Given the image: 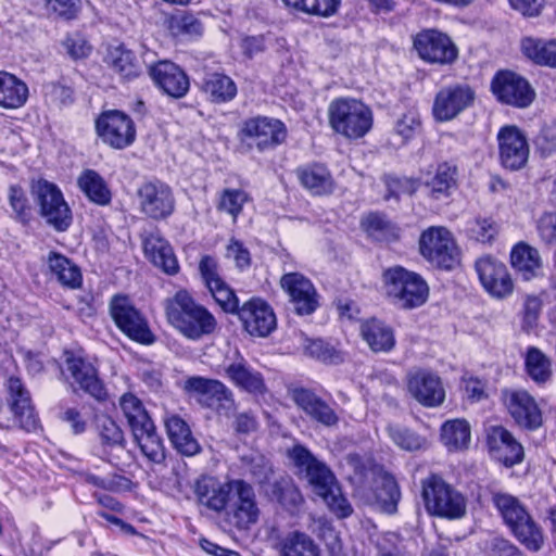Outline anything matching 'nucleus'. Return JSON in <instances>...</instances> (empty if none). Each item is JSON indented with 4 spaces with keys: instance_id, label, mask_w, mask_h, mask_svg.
Masks as SVG:
<instances>
[{
    "instance_id": "f257e3e1",
    "label": "nucleus",
    "mask_w": 556,
    "mask_h": 556,
    "mask_svg": "<svg viewBox=\"0 0 556 556\" xmlns=\"http://www.w3.org/2000/svg\"><path fill=\"white\" fill-rule=\"evenodd\" d=\"M288 456L331 511L340 518H346L353 513L351 504L342 495L331 470L318 460L308 448L302 444H295L288 451Z\"/></svg>"
},
{
    "instance_id": "f03ea898",
    "label": "nucleus",
    "mask_w": 556,
    "mask_h": 556,
    "mask_svg": "<svg viewBox=\"0 0 556 556\" xmlns=\"http://www.w3.org/2000/svg\"><path fill=\"white\" fill-rule=\"evenodd\" d=\"M164 305L168 323L190 340L211 336L217 328L214 315L186 290L176 292Z\"/></svg>"
},
{
    "instance_id": "7ed1b4c3",
    "label": "nucleus",
    "mask_w": 556,
    "mask_h": 556,
    "mask_svg": "<svg viewBox=\"0 0 556 556\" xmlns=\"http://www.w3.org/2000/svg\"><path fill=\"white\" fill-rule=\"evenodd\" d=\"M492 503L521 544L533 552L542 547L544 542L542 530L518 497L506 492H493Z\"/></svg>"
},
{
    "instance_id": "20e7f679",
    "label": "nucleus",
    "mask_w": 556,
    "mask_h": 556,
    "mask_svg": "<svg viewBox=\"0 0 556 556\" xmlns=\"http://www.w3.org/2000/svg\"><path fill=\"white\" fill-rule=\"evenodd\" d=\"M382 280L387 295L401 308L421 306L428 299L429 288L425 279L400 265L384 269Z\"/></svg>"
},
{
    "instance_id": "39448f33",
    "label": "nucleus",
    "mask_w": 556,
    "mask_h": 556,
    "mask_svg": "<svg viewBox=\"0 0 556 556\" xmlns=\"http://www.w3.org/2000/svg\"><path fill=\"white\" fill-rule=\"evenodd\" d=\"M328 117L331 128L350 139L364 137L372 126V113L362 101L338 98L330 102Z\"/></svg>"
},
{
    "instance_id": "423d86ee",
    "label": "nucleus",
    "mask_w": 556,
    "mask_h": 556,
    "mask_svg": "<svg viewBox=\"0 0 556 556\" xmlns=\"http://www.w3.org/2000/svg\"><path fill=\"white\" fill-rule=\"evenodd\" d=\"M422 497L431 515L459 519L466 514L465 497L437 475L422 481Z\"/></svg>"
},
{
    "instance_id": "0eeeda50",
    "label": "nucleus",
    "mask_w": 556,
    "mask_h": 556,
    "mask_svg": "<svg viewBox=\"0 0 556 556\" xmlns=\"http://www.w3.org/2000/svg\"><path fill=\"white\" fill-rule=\"evenodd\" d=\"M31 195L39 206L40 215L58 231L66 230L72 224V212L60 188L48 180L31 184Z\"/></svg>"
},
{
    "instance_id": "6e6552de",
    "label": "nucleus",
    "mask_w": 556,
    "mask_h": 556,
    "mask_svg": "<svg viewBox=\"0 0 556 556\" xmlns=\"http://www.w3.org/2000/svg\"><path fill=\"white\" fill-rule=\"evenodd\" d=\"M110 313L117 328L132 341L152 344L155 336L144 315L126 295H114L110 302Z\"/></svg>"
},
{
    "instance_id": "1a4fd4ad",
    "label": "nucleus",
    "mask_w": 556,
    "mask_h": 556,
    "mask_svg": "<svg viewBox=\"0 0 556 556\" xmlns=\"http://www.w3.org/2000/svg\"><path fill=\"white\" fill-rule=\"evenodd\" d=\"M420 252L433 265L452 269L458 263V249L450 230L430 227L420 236Z\"/></svg>"
},
{
    "instance_id": "9d476101",
    "label": "nucleus",
    "mask_w": 556,
    "mask_h": 556,
    "mask_svg": "<svg viewBox=\"0 0 556 556\" xmlns=\"http://www.w3.org/2000/svg\"><path fill=\"white\" fill-rule=\"evenodd\" d=\"M287 129L282 122L266 116H256L243 121L239 138L249 146H255L260 151L273 149L282 143Z\"/></svg>"
},
{
    "instance_id": "9b49d317",
    "label": "nucleus",
    "mask_w": 556,
    "mask_h": 556,
    "mask_svg": "<svg viewBox=\"0 0 556 556\" xmlns=\"http://www.w3.org/2000/svg\"><path fill=\"white\" fill-rule=\"evenodd\" d=\"M414 49L427 63L451 65L458 56V49L452 39L437 29H424L413 39Z\"/></svg>"
},
{
    "instance_id": "f8f14e48",
    "label": "nucleus",
    "mask_w": 556,
    "mask_h": 556,
    "mask_svg": "<svg viewBox=\"0 0 556 556\" xmlns=\"http://www.w3.org/2000/svg\"><path fill=\"white\" fill-rule=\"evenodd\" d=\"M137 199L139 211L155 220L167 218L175 210L172 188L157 179L142 182L137 189Z\"/></svg>"
},
{
    "instance_id": "ddd939ff",
    "label": "nucleus",
    "mask_w": 556,
    "mask_h": 556,
    "mask_svg": "<svg viewBox=\"0 0 556 556\" xmlns=\"http://www.w3.org/2000/svg\"><path fill=\"white\" fill-rule=\"evenodd\" d=\"M99 138L114 149H125L136 139V127L129 115L118 110L101 113L96 119Z\"/></svg>"
},
{
    "instance_id": "4468645a",
    "label": "nucleus",
    "mask_w": 556,
    "mask_h": 556,
    "mask_svg": "<svg viewBox=\"0 0 556 556\" xmlns=\"http://www.w3.org/2000/svg\"><path fill=\"white\" fill-rule=\"evenodd\" d=\"M236 482L237 479L222 482L217 478L202 476L193 484L197 505L216 514L227 511Z\"/></svg>"
},
{
    "instance_id": "2eb2a0df",
    "label": "nucleus",
    "mask_w": 556,
    "mask_h": 556,
    "mask_svg": "<svg viewBox=\"0 0 556 556\" xmlns=\"http://www.w3.org/2000/svg\"><path fill=\"white\" fill-rule=\"evenodd\" d=\"M475 100V91L466 84L441 88L434 97L432 115L437 122H448L468 109Z\"/></svg>"
},
{
    "instance_id": "dca6fc26",
    "label": "nucleus",
    "mask_w": 556,
    "mask_h": 556,
    "mask_svg": "<svg viewBox=\"0 0 556 556\" xmlns=\"http://www.w3.org/2000/svg\"><path fill=\"white\" fill-rule=\"evenodd\" d=\"M7 402L20 427L28 432L36 431L40 424L31 395L17 376H10L4 382Z\"/></svg>"
},
{
    "instance_id": "f3484780",
    "label": "nucleus",
    "mask_w": 556,
    "mask_h": 556,
    "mask_svg": "<svg viewBox=\"0 0 556 556\" xmlns=\"http://www.w3.org/2000/svg\"><path fill=\"white\" fill-rule=\"evenodd\" d=\"M182 390L203 406L216 410L229 409L233 404L232 392L216 379L192 376L185 380Z\"/></svg>"
},
{
    "instance_id": "a211bd4d",
    "label": "nucleus",
    "mask_w": 556,
    "mask_h": 556,
    "mask_svg": "<svg viewBox=\"0 0 556 556\" xmlns=\"http://www.w3.org/2000/svg\"><path fill=\"white\" fill-rule=\"evenodd\" d=\"M227 511L228 519L239 530H248L260 518V508L253 486L243 479H237Z\"/></svg>"
},
{
    "instance_id": "6ab92c4d",
    "label": "nucleus",
    "mask_w": 556,
    "mask_h": 556,
    "mask_svg": "<svg viewBox=\"0 0 556 556\" xmlns=\"http://www.w3.org/2000/svg\"><path fill=\"white\" fill-rule=\"evenodd\" d=\"M290 399L312 421L326 428L339 425L340 417L336 408L319 396L314 390L293 387L288 390Z\"/></svg>"
},
{
    "instance_id": "aec40b11",
    "label": "nucleus",
    "mask_w": 556,
    "mask_h": 556,
    "mask_svg": "<svg viewBox=\"0 0 556 556\" xmlns=\"http://www.w3.org/2000/svg\"><path fill=\"white\" fill-rule=\"evenodd\" d=\"M491 87L498 101L517 108L529 106L535 97L528 80L510 71L497 73Z\"/></svg>"
},
{
    "instance_id": "412c9836",
    "label": "nucleus",
    "mask_w": 556,
    "mask_h": 556,
    "mask_svg": "<svg viewBox=\"0 0 556 556\" xmlns=\"http://www.w3.org/2000/svg\"><path fill=\"white\" fill-rule=\"evenodd\" d=\"M501 164L510 170L522 168L529 157L526 135L515 125L501 127L496 136Z\"/></svg>"
},
{
    "instance_id": "4be33fe9",
    "label": "nucleus",
    "mask_w": 556,
    "mask_h": 556,
    "mask_svg": "<svg viewBox=\"0 0 556 556\" xmlns=\"http://www.w3.org/2000/svg\"><path fill=\"white\" fill-rule=\"evenodd\" d=\"M409 394L426 407H438L445 400L441 378L431 370L417 368L407 374Z\"/></svg>"
},
{
    "instance_id": "5701e85b",
    "label": "nucleus",
    "mask_w": 556,
    "mask_h": 556,
    "mask_svg": "<svg viewBox=\"0 0 556 556\" xmlns=\"http://www.w3.org/2000/svg\"><path fill=\"white\" fill-rule=\"evenodd\" d=\"M476 270L484 290L494 299L503 300L514 291V282L506 265L492 257L476 262Z\"/></svg>"
},
{
    "instance_id": "b1692460",
    "label": "nucleus",
    "mask_w": 556,
    "mask_h": 556,
    "mask_svg": "<svg viewBox=\"0 0 556 556\" xmlns=\"http://www.w3.org/2000/svg\"><path fill=\"white\" fill-rule=\"evenodd\" d=\"M236 315L251 336L264 338L276 329V315L270 305L261 298L244 302Z\"/></svg>"
},
{
    "instance_id": "393cba45",
    "label": "nucleus",
    "mask_w": 556,
    "mask_h": 556,
    "mask_svg": "<svg viewBox=\"0 0 556 556\" xmlns=\"http://www.w3.org/2000/svg\"><path fill=\"white\" fill-rule=\"evenodd\" d=\"M282 290L298 315H311L318 307V294L312 281L300 273L285 274L280 279Z\"/></svg>"
},
{
    "instance_id": "a878e982",
    "label": "nucleus",
    "mask_w": 556,
    "mask_h": 556,
    "mask_svg": "<svg viewBox=\"0 0 556 556\" xmlns=\"http://www.w3.org/2000/svg\"><path fill=\"white\" fill-rule=\"evenodd\" d=\"M149 75L155 86L170 98L180 99L189 91L188 75L180 66L170 61L163 60L151 65Z\"/></svg>"
},
{
    "instance_id": "bb28decb",
    "label": "nucleus",
    "mask_w": 556,
    "mask_h": 556,
    "mask_svg": "<svg viewBox=\"0 0 556 556\" xmlns=\"http://www.w3.org/2000/svg\"><path fill=\"white\" fill-rule=\"evenodd\" d=\"M65 368L68 374L67 379H72L73 387L76 384L97 400L104 399L105 389L98 377L96 367L90 362L73 353H66Z\"/></svg>"
},
{
    "instance_id": "cd10ccee",
    "label": "nucleus",
    "mask_w": 556,
    "mask_h": 556,
    "mask_svg": "<svg viewBox=\"0 0 556 556\" xmlns=\"http://www.w3.org/2000/svg\"><path fill=\"white\" fill-rule=\"evenodd\" d=\"M489 451L495 459L507 467L523 459V447L503 426H490L485 430Z\"/></svg>"
},
{
    "instance_id": "c85d7f7f",
    "label": "nucleus",
    "mask_w": 556,
    "mask_h": 556,
    "mask_svg": "<svg viewBox=\"0 0 556 556\" xmlns=\"http://www.w3.org/2000/svg\"><path fill=\"white\" fill-rule=\"evenodd\" d=\"M506 405L514 420L521 427L536 429L542 425V413L534 397L525 390L511 391Z\"/></svg>"
},
{
    "instance_id": "c756f323",
    "label": "nucleus",
    "mask_w": 556,
    "mask_h": 556,
    "mask_svg": "<svg viewBox=\"0 0 556 556\" xmlns=\"http://www.w3.org/2000/svg\"><path fill=\"white\" fill-rule=\"evenodd\" d=\"M429 195L434 200L448 198L458 187V167L454 162H440L425 179Z\"/></svg>"
},
{
    "instance_id": "7c9ffc66",
    "label": "nucleus",
    "mask_w": 556,
    "mask_h": 556,
    "mask_svg": "<svg viewBox=\"0 0 556 556\" xmlns=\"http://www.w3.org/2000/svg\"><path fill=\"white\" fill-rule=\"evenodd\" d=\"M225 374L237 388L250 394L262 395L267 391L263 375L243 358L229 364Z\"/></svg>"
},
{
    "instance_id": "2f4dec72",
    "label": "nucleus",
    "mask_w": 556,
    "mask_h": 556,
    "mask_svg": "<svg viewBox=\"0 0 556 556\" xmlns=\"http://www.w3.org/2000/svg\"><path fill=\"white\" fill-rule=\"evenodd\" d=\"M144 254L151 262L162 268L166 274L173 275L178 270V262L169 243L160 235L159 230L147 232L143 236Z\"/></svg>"
},
{
    "instance_id": "473e14b6",
    "label": "nucleus",
    "mask_w": 556,
    "mask_h": 556,
    "mask_svg": "<svg viewBox=\"0 0 556 556\" xmlns=\"http://www.w3.org/2000/svg\"><path fill=\"white\" fill-rule=\"evenodd\" d=\"M144 254L151 262L162 268L166 274L173 275L178 270V262L169 243L160 235L159 230L147 232L143 236Z\"/></svg>"
},
{
    "instance_id": "72a5a7b5",
    "label": "nucleus",
    "mask_w": 556,
    "mask_h": 556,
    "mask_svg": "<svg viewBox=\"0 0 556 556\" xmlns=\"http://www.w3.org/2000/svg\"><path fill=\"white\" fill-rule=\"evenodd\" d=\"M164 424L168 439L178 453L185 456H194L200 453L201 446L186 420L176 414H170L165 417Z\"/></svg>"
},
{
    "instance_id": "f704fd0d",
    "label": "nucleus",
    "mask_w": 556,
    "mask_h": 556,
    "mask_svg": "<svg viewBox=\"0 0 556 556\" xmlns=\"http://www.w3.org/2000/svg\"><path fill=\"white\" fill-rule=\"evenodd\" d=\"M105 62L114 74L124 81H130L143 74L144 62L124 46L111 49Z\"/></svg>"
},
{
    "instance_id": "c9c22d12",
    "label": "nucleus",
    "mask_w": 556,
    "mask_h": 556,
    "mask_svg": "<svg viewBox=\"0 0 556 556\" xmlns=\"http://www.w3.org/2000/svg\"><path fill=\"white\" fill-rule=\"evenodd\" d=\"M274 540V548L279 556H319L317 544L300 530L277 534Z\"/></svg>"
},
{
    "instance_id": "e433bc0d",
    "label": "nucleus",
    "mask_w": 556,
    "mask_h": 556,
    "mask_svg": "<svg viewBox=\"0 0 556 556\" xmlns=\"http://www.w3.org/2000/svg\"><path fill=\"white\" fill-rule=\"evenodd\" d=\"M363 340L375 353H389L395 346V336L391 326L377 318H369L361 323Z\"/></svg>"
},
{
    "instance_id": "4c0bfd02",
    "label": "nucleus",
    "mask_w": 556,
    "mask_h": 556,
    "mask_svg": "<svg viewBox=\"0 0 556 556\" xmlns=\"http://www.w3.org/2000/svg\"><path fill=\"white\" fill-rule=\"evenodd\" d=\"M400 498L401 492L394 477L387 472L379 473L374 480L371 497L368 498L370 504L383 513L394 514Z\"/></svg>"
},
{
    "instance_id": "58836bf2",
    "label": "nucleus",
    "mask_w": 556,
    "mask_h": 556,
    "mask_svg": "<svg viewBox=\"0 0 556 556\" xmlns=\"http://www.w3.org/2000/svg\"><path fill=\"white\" fill-rule=\"evenodd\" d=\"M202 91L212 103L222 104L233 100L238 88L231 77L224 73H206L202 79Z\"/></svg>"
},
{
    "instance_id": "ea45409f",
    "label": "nucleus",
    "mask_w": 556,
    "mask_h": 556,
    "mask_svg": "<svg viewBox=\"0 0 556 556\" xmlns=\"http://www.w3.org/2000/svg\"><path fill=\"white\" fill-rule=\"evenodd\" d=\"M296 173L303 187L314 195H327L334 190L333 178L325 165L312 164L299 168Z\"/></svg>"
},
{
    "instance_id": "a19ab883",
    "label": "nucleus",
    "mask_w": 556,
    "mask_h": 556,
    "mask_svg": "<svg viewBox=\"0 0 556 556\" xmlns=\"http://www.w3.org/2000/svg\"><path fill=\"white\" fill-rule=\"evenodd\" d=\"M143 456L154 463L162 464L166 458V450L162 438L157 434L154 422L131 432Z\"/></svg>"
},
{
    "instance_id": "79ce46f5",
    "label": "nucleus",
    "mask_w": 556,
    "mask_h": 556,
    "mask_svg": "<svg viewBox=\"0 0 556 556\" xmlns=\"http://www.w3.org/2000/svg\"><path fill=\"white\" fill-rule=\"evenodd\" d=\"M77 186L89 201L98 205H108L112 200L108 182L94 169H84L77 178Z\"/></svg>"
},
{
    "instance_id": "37998d69",
    "label": "nucleus",
    "mask_w": 556,
    "mask_h": 556,
    "mask_svg": "<svg viewBox=\"0 0 556 556\" xmlns=\"http://www.w3.org/2000/svg\"><path fill=\"white\" fill-rule=\"evenodd\" d=\"M265 492L271 501L278 502L286 510L295 513L303 503V496L290 477H280Z\"/></svg>"
},
{
    "instance_id": "c03bdc74",
    "label": "nucleus",
    "mask_w": 556,
    "mask_h": 556,
    "mask_svg": "<svg viewBox=\"0 0 556 556\" xmlns=\"http://www.w3.org/2000/svg\"><path fill=\"white\" fill-rule=\"evenodd\" d=\"M27 98L28 87L24 81L8 72H0V106L17 109Z\"/></svg>"
},
{
    "instance_id": "a18cd8bd",
    "label": "nucleus",
    "mask_w": 556,
    "mask_h": 556,
    "mask_svg": "<svg viewBox=\"0 0 556 556\" xmlns=\"http://www.w3.org/2000/svg\"><path fill=\"white\" fill-rule=\"evenodd\" d=\"M523 54L533 63L542 66L556 67V39L543 40L526 37L521 40Z\"/></svg>"
},
{
    "instance_id": "49530a36",
    "label": "nucleus",
    "mask_w": 556,
    "mask_h": 556,
    "mask_svg": "<svg viewBox=\"0 0 556 556\" xmlns=\"http://www.w3.org/2000/svg\"><path fill=\"white\" fill-rule=\"evenodd\" d=\"M513 267L522 276L525 280L535 277L540 267L541 258L538 250L526 243H518L510 253Z\"/></svg>"
},
{
    "instance_id": "de8ad7c7",
    "label": "nucleus",
    "mask_w": 556,
    "mask_h": 556,
    "mask_svg": "<svg viewBox=\"0 0 556 556\" xmlns=\"http://www.w3.org/2000/svg\"><path fill=\"white\" fill-rule=\"evenodd\" d=\"M118 405L131 432L153 422L142 401L136 394L124 393L118 400Z\"/></svg>"
},
{
    "instance_id": "09e8293b",
    "label": "nucleus",
    "mask_w": 556,
    "mask_h": 556,
    "mask_svg": "<svg viewBox=\"0 0 556 556\" xmlns=\"http://www.w3.org/2000/svg\"><path fill=\"white\" fill-rule=\"evenodd\" d=\"M48 265L51 273L65 287L75 289L81 283V273L79 268L66 256L50 252Z\"/></svg>"
},
{
    "instance_id": "8fccbe9b",
    "label": "nucleus",
    "mask_w": 556,
    "mask_h": 556,
    "mask_svg": "<svg viewBox=\"0 0 556 556\" xmlns=\"http://www.w3.org/2000/svg\"><path fill=\"white\" fill-rule=\"evenodd\" d=\"M441 441L448 451H460L470 443V426L465 419L445 421L441 427Z\"/></svg>"
},
{
    "instance_id": "3c124183",
    "label": "nucleus",
    "mask_w": 556,
    "mask_h": 556,
    "mask_svg": "<svg viewBox=\"0 0 556 556\" xmlns=\"http://www.w3.org/2000/svg\"><path fill=\"white\" fill-rule=\"evenodd\" d=\"M365 231L375 240L392 241L399 238V228L386 215L370 213L363 220Z\"/></svg>"
},
{
    "instance_id": "603ef678",
    "label": "nucleus",
    "mask_w": 556,
    "mask_h": 556,
    "mask_svg": "<svg viewBox=\"0 0 556 556\" xmlns=\"http://www.w3.org/2000/svg\"><path fill=\"white\" fill-rule=\"evenodd\" d=\"M243 469L261 486L270 484L274 475L271 463L262 454L253 452L241 457Z\"/></svg>"
},
{
    "instance_id": "864d4df0",
    "label": "nucleus",
    "mask_w": 556,
    "mask_h": 556,
    "mask_svg": "<svg viewBox=\"0 0 556 556\" xmlns=\"http://www.w3.org/2000/svg\"><path fill=\"white\" fill-rule=\"evenodd\" d=\"M525 365L527 374L536 383H545L552 376L551 361L538 348L528 349Z\"/></svg>"
},
{
    "instance_id": "5fc2aeb1",
    "label": "nucleus",
    "mask_w": 556,
    "mask_h": 556,
    "mask_svg": "<svg viewBox=\"0 0 556 556\" xmlns=\"http://www.w3.org/2000/svg\"><path fill=\"white\" fill-rule=\"evenodd\" d=\"M167 28L175 37L199 36L202 33L201 22L192 14L181 13L167 18Z\"/></svg>"
},
{
    "instance_id": "6e6d98bb",
    "label": "nucleus",
    "mask_w": 556,
    "mask_h": 556,
    "mask_svg": "<svg viewBox=\"0 0 556 556\" xmlns=\"http://www.w3.org/2000/svg\"><path fill=\"white\" fill-rule=\"evenodd\" d=\"M9 204L14 213V219L26 225L31 218V206L23 188L17 185L9 187Z\"/></svg>"
},
{
    "instance_id": "4d7b16f0",
    "label": "nucleus",
    "mask_w": 556,
    "mask_h": 556,
    "mask_svg": "<svg viewBox=\"0 0 556 556\" xmlns=\"http://www.w3.org/2000/svg\"><path fill=\"white\" fill-rule=\"evenodd\" d=\"M248 201L249 195L244 190L225 189L220 194L217 208L228 213L236 220Z\"/></svg>"
},
{
    "instance_id": "13d9d810",
    "label": "nucleus",
    "mask_w": 556,
    "mask_h": 556,
    "mask_svg": "<svg viewBox=\"0 0 556 556\" xmlns=\"http://www.w3.org/2000/svg\"><path fill=\"white\" fill-rule=\"evenodd\" d=\"M387 431L393 443L402 450L417 451L425 443L421 437L400 425H389Z\"/></svg>"
},
{
    "instance_id": "bf43d9fd",
    "label": "nucleus",
    "mask_w": 556,
    "mask_h": 556,
    "mask_svg": "<svg viewBox=\"0 0 556 556\" xmlns=\"http://www.w3.org/2000/svg\"><path fill=\"white\" fill-rule=\"evenodd\" d=\"M469 237L481 243L492 242L498 233V226L488 217H476L469 223Z\"/></svg>"
},
{
    "instance_id": "052dcab7",
    "label": "nucleus",
    "mask_w": 556,
    "mask_h": 556,
    "mask_svg": "<svg viewBox=\"0 0 556 556\" xmlns=\"http://www.w3.org/2000/svg\"><path fill=\"white\" fill-rule=\"evenodd\" d=\"M383 180L388 190L387 194L384 195L386 200L391 198L399 200L402 194H413L419 187V181L409 177H396L387 175L384 176Z\"/></svg>"
},
{
    "instance_id": "680f3d73",
    "label": "nucleus",
    "mask_w": 556,
    "mask_h": 556,
    "mask_svg": "<svg viewBox=\"0 0 556 556\" xmlns=\"http://www.w3.org/2000/svg\"><path fill=\"white\" fill-rule=\"evenodd\" d=\"M208 291L224 312L237 314L240 308L239 299L225 281L212 287Z\"/></svg>"
},
{
    "instance_id": "e2e57ef3",
    "label": "nucleus",
    "mask_w": 556,
    "mask_h": 556,
    "mask_svg": "<svg viewBox=\"0 0 556 556\" xmlns=\"http://www.w3.org/2000/svg\"><path fill=\"white\" fill-rule=\"evenodd\" d=\"M98 428L103 444L110 446L123 445L125 441L123 430L112 418H100L98 421Z\"/></svg>"
},
{
    "instance_id": "0e129e2a",
    "label": "nucleus",
    "mask_w": 556,
    "mask_h": 556,
    "mask_svg": "<svg viewBox=\"0 0 556 556\" xmlns=\"http://www.w3.org/2000/svg\"><path fill=\"white\" fill-rule=\"evenodd\" d=\"M43 94L46 101L55 106L68 105L74 101L73 89L59 83L45 85Z\"/></svg>"
},
{
    "instance_id": "69168bd1",
    "label": "nucleus",
    "mask_w": 556,
    "mask_h": 556,
    "mask_svg": "<svg viewBox=\"0 0 556 556\" xmlns=\"http://www.w3.org/2000/svg\"><path fill=\"white\" fill-rule=\"evenodd\" d=\"M534 144L542 156H549L556 152V122L543 125L534 139Z\"/></svg>"
},
{
    "instance_id": "338daca9",
    "label": "nucleus",
    "mask_w": 556,
    "mask_h": 556,
    "mask_svg": "<svg viewBox=\"0 0 556 556\" xmlns=\"http://www.w3.org/2000/svg\"><path fill=\"white\" fill-rule=\"evenodd\" d=\"M420 127L421 121L419 114L410 110L396 121L394 129L396 135L402 137L403 142H406L419 132Z\"/></svg>"
},
{
    "instance_id": "774afa93",
    "label": "nucleus",
    "mask_w": 556,
    "mask_h": 556,
    "mask_svg": "<svg viewBox=\"0 0 556 556\" xmlns=\"http://www.w3.org/2000/svg\"><path fill=\"white\" fill-rule=\"evenodd\" d=\"M62 45L66 53L74 60L87 58L91 52V46L78 33L68 34Z\"/></svg>"
}]
</instances>
